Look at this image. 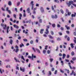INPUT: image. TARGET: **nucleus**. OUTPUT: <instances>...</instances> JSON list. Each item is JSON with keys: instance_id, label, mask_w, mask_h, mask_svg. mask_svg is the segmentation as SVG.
Instances as JSON below:
<instances>
[{"instance_id": "nucleus-1", "label": "nucleus", "mask_w": 76, "mask_h": 76, "mask_svg": "<svg viewBox=\"0 0 76 76\" xmlns=\"http://www.w3.org/2000/svg\"><path fill=\"white\" fill-rule=\"evenodd\" d=\"M73 1H69V3L67 2V4L68 7H70L71 4H72L75 7H76V4H73Z\"/></svg>"}, {"instance_id": "nucleus-2", "label": "nucleus", "mask_w": 76, "mask_h": 76, "mask_svg": "<svg viewBox=\"0 0 76 76\" xmlns=\"http://www.w3.org/2000/svg\"><path fill=\"white\" fill-rule=\"evenodd\" d=\"M47 28L46 29V32H45V34H48V33H49V31H48V29L50 28V26L48 25L46 26Z\"/></svg>"}, {"instance_id": "nucleus-3", "label": "nucleus", "mask_w": 76, "mask_h": 76, "mask_svg": "<svg viewBox=\"0 0 76 76\" xmlns=\"http://www.w3.org/2000/svg\"><path fill=\"white\" fill-rule=\"evenodd\" d=\"M30 4L31 5V10H33L34 9V1H31L30 3Z\"/></svg>"}, {"instance_id": "nucleus-4", "label": "nucleus", "mask_w": 76, "mask_h": 76, "mask_svg": "<svg viewBox=\"0 0 76 76\" xmlns=\"http://www.w3.org/2000/svg\"><path fill=\"white\" fill-rule=\"evenodd\" d=\"M1 26H2V27H3V26H4V27L3 28V29H5L6 28V24L4 25V24L3 23H1Z\"/></svg>"}, {"instance_id": "nucleus-5", "label": "nucleus", "mask_w": 76, "mask_h": 76, "mask_svg": "<svg viewBox=\"0 0 76 76\" xmlns=\"http://www.w3.org/2000/svg\"><path fill=\"white\" fill-rule=\"evenodd\" d=\"M51 18L53 19H57L58 18L57 15L56 14L55 15V16L54 15H51Z\"/></svg>"}, {"instance_id": "nucleus-6", "label": "nucleus", "mask_w": 76, "mask_h": 76, "mask_svg": "<svg viewBox=\"0 0 76 76\" xmlns=\"http://www.w3.org/2000/svg\"><path fill=\"white\" fill-rule=\"evenodd\" d=\"M74 14H72L71 15V17L72 18H73V17H75L76 16V12H74Z\"/></svg>"}, {"instance_id": "nucleus-7", "label": "nucleus", "mask_w": 76, "mask_h": 76, "mask_svg": "<svg viewBox=\"0 0 76 76\" xmlns=\"http://www.w3.org/2000/svg\"><path fill=\"white\" fill-rule=\"evenodd\" d=\"M44 29H41L40 31V34H43V32H44Z\"/></svg>"}, {"instance_id": "nucleus-8", "label": "nucleus", "mask_w": 76, "mask_h": 76, "mask_svg": "<svg viewBox=\"0 0 76 76\" xmlns=\"http://www.w3.org/2000/svg\"><path fill=\"white\" fill-rule=\"evenodd\" d=\"M6 10L8 12V13H9L10 14V13H11V12H10V10H9V8L8 7H7L6 8Z\"/></svg>"}, {"instance_id": "nucleus-9", "label": "nucleus", "mask_w": 76, "mask_h": 76, "mask_svg": "<svg viewBox=\"0 0 76 76\" xmlns=\"http://www.w3.org/2000/svg\"><path fill=\"white\" fill-rule=\"evenodd\" d=\"M13 26L14 28H17V29H18L19 28V26L16 25H14Z\"/></svg>"}, {"instance_id": "nucleus-10", "label": "nucleus", "mask_w": 76, "mask_h": 76, "mask_svg": "<svg viewBox=\"0 0 76 76\" xmlns=\"http://www.w3.org/2000/svg\"><path fill=\"white\" fill-rule=\"evenodd\" d=\"M28 13H30V8H28L27 10Z\"/></svg>"}, {"instance_id": "nucleus-11", "label": "nucleus", "mask_w": 76, "mask_h": 76, "mask_svg": "<svg viewBox=\"0 0 76 76\" xmlns=\"http://www.w3.org/2000/svg\"><path fill=\"white\" fill-rule=\"evenodd\" d=\"M10 43L11 45H12V44L13 43V40L10 39Z\"/></svg>"}, {"instance_id": "nucleus-12", "label": "nucleus", "mask_w": 76, "mask_h": 76, "mask_svg": "<svg viewBox=\"0 0 76 76\" xmlns=\"http://www.w3.org/2000/svg\"><path fill=\"white\" fill-rule=\"evenodd\" d=\"M35 49L36 51H37V53H40V50H39V49H37V48H36Z\"/></svg>"}, {"instance_id": "nucleus-13", "label": "nucleus", "mask_w": 76, "mask_h": 76, "mask_svg": "<svg viewBox=\"0 0 76 76\" xmlns=\"http://www.w3.org/2000/svg\"><path fill=\"white\" fill-rule=\"evenodd\" d=\"M41 12H44V9H43V7H41Z\"/></svg>"}, {"instance_id": "nucleus-14", "label": "nucleus", "mask_w": 76, "mask_h": 76, "mask_svg": "<svg viewBox=\"0 0 76 76\" xmlns=\"http://www.w3.org/2000/svg\"><path fill=\"white\" fill-rule=\"evenodd\" d=\"M19 19L20 20H21V18H22V14H20L19 15Z\"/></svg>"}, {"instance_id": "nucleus-15", "label": "nucleus", "mask_w": 76, "mask_h": 76, "mask_svg": "<svg viewBox=\"0 0 76 76\" xmlns=\"http://www.w3.org/2000/svg\"><path fill=\"white\" fill-rule=\"evenodd\" d=\"M23 47H24V45L22 44V43H21V45L20 44V48H22Z\"/></svg>"}, {"instance_id": "nucleus-16", "label": "nucleus", "mask_w": 76, "mask_h": 76, "mask_svg": "<svg viewBox=\"0 0 76 76\" xmlns=\"http://www.w3.org/2000/svg\"><path fill=\"white\" fill-rule=\"evenodd\" d=\"M8 4L9 6H11L12 5V2L10 1H9Z\"/></svg>"}, {"instance_id": "nucleus-17", "label": "nucleus", "mask_w": 76, "mask_h": 76, "mask_svg": "<svg viewBox=\"0 0 76 76\" xmlns=\"http://www.w3.org/2000/svg\"><path fill=\"white\" fill-rule=\"evenodd\" d=\"M31 22V20H27L26 21V23H30Z\"/></svg>"}, {"instance_id": "nucleus-18", "label": "nucleus", "mask_w": 76, "mask_h": 76, "mask_svg": "<svg viewBox=\"0 0 76 76\" xmlns=\"http://www.w3.org/2000/svg\"><path fill=\"white\" fill-rule=\"evenodd\" d=\"M19 51V49L18 48H16L15 49V53H18Z\"/></svg>"}, {"instance_id": "nucleus-19", "label": "nucleus", "mask_w": 76, "mask_h": 76, "mask_svg": "<svg viewBox=\"0 0 76 76\" xmlns=\"http://www.w3.org/2000/svg\"><path fill=\"white\" fill-rule=\"evenodd\" d=\"M65 27L67 29V30H69V29H70V27H67V26L65 25Z\"/></svg>"}, {"instance_id": "nucleus-20", "label": "nucleus", "mask_w": 76, "mask_h": 76, "mask_svg": "<svg viewBox=\"0 0 76 76\" xmlns=\"http://www.w3.org/2000/svg\"><path fill=\"white\" fill-rule=\"evenodd\" d=\"M54 2L57 3H59V1L58 0H54Z\"/></svg>"}, {"instance_id": "nucleus-21", "label": "nucleus", "mask_w": 76, "mask_h": 76, "mask_svg": "<svg viewBox=\"0 0 76 76\" xmlns=\"http://www.w3.org/2000/svg\"><path fill=\"white\" fill-rule=\"evenodd\" d=\"M71 47L72 48H74V46H73V43L71 44Z\"/></svg>"}, {"instance_id": "nucleus-22", "label": "nucleus", "mask_w": 76, "mask_h": 76, "mask_svg": "<svg viewBox=\"0 0 76 76\" xmlns=\"http://www.w3.org/2000/svg\"><path fill=\"white\" fill-rule=\"evenodd\" d=\"M60 12H61V13H62V14H63V13H64V12L63 11V10H62V9H61L60 10Z\"/></svg>"}, {"instance_id": "nucleus-23", "label": "nucleus", "mask_w": 76, "mask_h": 76, "mask_svg": "<svg viewBox=\"0 0 76 76\" xmlns=\"http://www.w3.org/2000/svg\"><path fill=\"white\" fill-rule=\"evenodd\" d=\"M65 57H66V55L64 53L63 54V58L64 59L65 58Z\"/></svg>"}, {"instance_id": "nucleus-24", "label": "nucleus", "mask_w": 76, "mask_h": 76, "mask_svg": "<svg viewBox=\"0 0 76 76\" xmlns=\"http://www.w3.org/2000/svg\"><path fill=\"white\" fill-rule=\"evenodd\" d=\"M52 26L53 28H55V27H56V24H55V23L53 24Z\"/></svg>"}, {"instance_id": "nucleus-25", "label": "nucleus", "mask_w": 76, "mask_h": 76, "mask_svg": "<svg viewBox=\"0 0 76 76\" xmlns=\"http://www.w3.org/2000/svg\"><path fill=\"white\" fill-rule=\"evenodd\" d=\"M14 60H15V61H16V62H19V61L17 60L16 59V57L14 58Z\"/></svg>"}, {"instance_id": "nucleus-26", "label": "nucleus", "mask_w": 76, "mask_h": 76, "mask_svg": "<svg viewBox=\"0 0 76 76\" xmlns=\"http://www.w3.org/2000/svg\"><path fill=\"white\" fill-rule=\"evenodd\" d=\"M39 23H41L42 22V19H40L39 20Z\"/></svg>"}, {"instance_id": "nucleus-27", "label": "nucleus", "mask_w": 76, "mask_h": 76, "mask_svg": "<svg viewBox=\"0 0 76 76\" xmlns=\"http://www.w3.org/2000/svg\"><path fill=\"white\" fill-rule=\"evenodd\" d=\"M23 41H24L25 42H28V40L26 39H23Z\"/></svg>"}, {"instance_id": "nucleus-28", "label": "nucleus", "mask_w": 76, "mask_h": 76, "mask_svg": "<svg viewBox=\"0 0 76 76\" xmlns=\"http://www.w3.org/2000/svg\"><path fill=\"white\" fill-rule=\"evenodd\" d=\"M48 37L50 39H53V37H52V36L50 35H49Z\"/></svg>"}, {"instance_id": "nucleus-29", "label": "nucleus", "mask_w": 76, "mask_h": 76, "mask_svg": "<svg viewBox=\"0 0 76 76\" xmlns=\"http://www.w3.org/2000/svg\"><path fill=\"white\" fill-rule=\"evenodd\" d=\"M50 33L52 35H54V32L53 31H50Z\"/></svg>"}, {"instance_id": "nucleus-30", "label": "nucleus", "mask_w": 76, "mask_h": 76, "mask_svg": "<svg viewBox=\"0 0 76 76\" xmlns=\"http://www.w3.org/2000/svg\"><path fill=\"white\" fill-rule=\"evenodd\" d=\"M30 43L31 44H32L34 43V41L32 40H31L30 41Z\"/></svg>"}, {"instance_id": "nucleus-31", "label": "nucleus", "mask_w": 76, "mask_h": 76, "mask_svg": "<svg viewBox=\"0 0 76 76\" xmlns=\"http://www.w3.org/2000/svg\"><path fill=\"white\" fill-rule=\"evenodd\" d=\"M72 60L73 61H75L76 60V57H73L72 58Z\"/></svg>"}, {"instance_id": "nucleus-32", "label": "nucleus", "mask_w": 76, "mask_h": 76, "mask_svg": "<svg viewBox=\"0 0 76 76\" xmlns=\"http://www.w3.org/2000/svg\"><path fill=\"white\" fill-rule=\"evenodd\" d=\"M67 15H68V16H70V15H71V12H68Z\"/></svg>"}, {"instance_id": "nucleus-33", "label": "nucleus", "mask_w": 76, "mask_h": 76, "mask_svg": "<svg viewBox=\"0 0 76 76\" xmlns=\"http://www.w3.org/2000/svg\"><path fill=\"white\" fill-rule=\"evenodd\" d=\"M71 55L72 56H74V55H75V53H74V52H72L71 53Z\"/></svg>"}, {"instance_id": "nucleus-34", "label": "nucleus", "mask_w": 76, "mask_h": 76, "mask_svg": "<svg viewBox=\"0 0 76 76\" xmlns=\"http://www.w3.org/2000/svg\"><path fill=\"white\" fill-rule=\"evenodd\" d=\"M56 40L57 41H60V40H61V39H60V38L59 37H58L56 39Z\"/></svg>"}, {"instance_id": "nucleus-35", "label": "nucleus", "mask_w": 76, "mask_h": 76, "mask_svg": "<svg viewBox=\"0 0 76 76\" xmlns=\"http://www.w3.org/2000/svg\"><path fill=\"white\" fill-rule=\"evenodd\" d=\"M43 53L44 54H45L46 53V50H44L43 51Z\"/></svg>"}, {"instance_id": "nucleus-36", "label": "nucleus", "mask_w": 76, "mask_h": 76, "mask_svg": "<svg viewBox=\"0 0 76 76\" xmlns=\"http://www.w3.org/2000/svg\"><path fill=\"white\" fill-rule=\"evenodd\" d=\"M21 59H23L24 61H25V58H24L23 57V56H21Z\"/></svg>"}, {"instance_id": "nucleus-37", "label": "nucleus", "mask_w": 76, "mask_h": 76, "mask_svg": "<svg viewBox=\"0 0 76 76\" xmlns=\"http://www.w3.org/2000/svg\"><path fill=\"white\" fill-rule=\"evenodd\" d=\"M74 73V71L73 70L72 71V72L70 74L71 76H72V75Z\"/></svg>"}, {"instance_id": "nucleus-38", "label": "nucleus", "mask_w": 76, "mask_h": 76, "mask_svg": "<svg viewBox=\"0 0 76 76\" xmlns=\"http://www.w3.org/2000/svg\"><path fill=\"white\" fill-rule=\"evenodd\" d=\"M65 70H66V71H67V73H70V71H69V70L65 69Z\"/></svg>"}, {"instance_id": "nucleus-39", "label": "nucleus", "mask_w": 76, "mask_h": 76, "mask_svg": "<svg viewBox=\"0 0 76 76\" xmlns=\"http://www.w3.org/2000/svg\"><path fill=\"white\" fill-rule=\"evenodd\" d=\"M53 58H50V62L51 63L53 61Z\"/></svg>"}, {"instance_id": "nucleus-40", "label": "nucleus", "mask_w": 76, "mask_h": 76, "mask_svg": "<svg viewBox=\"0 0 76 76\" xmlns=\"http://www.w3.org/2000/svg\"><path fill=\"white\" fill-rule=\"evenodd\" d=\"M33 58H34V54H32V56L31 57V60H34V59H33Z\"/></svg>"}, {"instance_id": "nucleus-41", "label": "nucleus", "mask_w": 76, "mask_h": 76, "mask_svg": "<svg viewBox=\"0 0 76 76\" xmlns=\"http://www.w3.org/2000/svg\"><path fill=\"white\" fill-rule=\"evenodd\" d=\"M20 2H18L17 3V6H19V4H20Z\"/></svg>"}, {"instance_id": "nucleus-42", "label": "nucleus", "mask_w": 76, "mask_h": 76, "mask_svg": "<svg viewBox=\"0 0 76 76\" xmlns=\"http://www.w3.org/2000/svg\"><path fill=\"white\" fill-rule=\"evenodd\" d=\"M45 50H47V47H48V46L46 45L45 46Z\"/></svg>"}, {"instance_id": "nucleus-43", "label": "nucleus", "mask_w": 76, "mask_h": 76, "mask_svg": "<svg viewBox=\"0 0 76 76\" xmlns=\"http://www.w3.org/2000/svg\"><path fill=\"white\" fill-rule=\"evenodd\" d=\"M61 31H64V28L62 27H61Z\"/></svg>"}, {"instance_id": "nucleus-44", "label": "nucleus", "mask_w": 76, "mask_h": 76, "mask_svg": "<svg viewBox=\"0 0 76 76\" xmlns=\"http://www.w3.org/2000/svg\"><path fill=\"white\" fill-rule=\"evenodd\" d=\"M51 71H49V75H51Z\"/></svg>"}, {"instance_id": "nucleus-45", "label": "nucleus", "mask_w": 76, "mask_h": 76, "mask_svg": "<svg viewBox=\"0 0 76 76\" xmlns=\"http://www.w3.org/2000/svg\"><path fill=\"white\" fill-rule=\"evenodd\" d=\"M13 16L14 18H15V19H16V15L15 14H14L13 15Z\"/></svg>"}, {"instance_id": "nucleus-46", "label": "nucleus", "mask_w": 76, "mask_h": 76, "mask_svg": "<svg viewBox=\"0 0 76 76\" xmlns=\"http://www.w3.org/2000/svg\"><path fill=\"white\" fill-rule=\"evenodd\" d=\"M70 62L71 63H72V64H74V61H72V60H71Z\"/></svg>"}, {"instance_id": "nucleus-47", "label": "nucleus", "mask_w": 76, "mask_h": 76, "mask_svg": "<svg viewBox=\"0 0 76 76\" xmlns=\"http://www.w3.org/2000/svg\"><path fill=\"white\" fill-rule=\"evenodd\" d=\"M56 12L58 14L59 13V10H56Z\"/></svg>"}, {"instance_id": "nucleus-48", "label": "nucleus", "mask_w": 76, "mask_h": 76, "mask_svg": "<svg viewBox=\"0 0 76 76\" xmlns=\"http://www.w3.org/2000/svg\"><path fill=\"white\" fill-rule=\"evenodd\" d=\"M67 40L69 41H70V37H68L67 38Z\"/></svg>"}, {"instance_id": "nucleus-49", "label": "nucleus", "mask_w": 76, "mask_h": 76, "mask_svg": "<svg viewBox=\"0 0 76 76\" xmlns=\"http://www.w3.org/2000/svg\"><path fill=\"white\" fill-rule=\"evenodd\" d=\"M47 53L48 54H50V50H48Z\"/></svg>"}, {"instance_id": "nucleus-50", "label": "nucleus", "mask_w": 76, "mask_h": 76, "mask_svg": "<svg viewBox=\"0 0 76 76\" xmlns=\"http://www.w3.org/2000/svg\"><path fill=\"white\" fill-rule=\"evenodd\" d=\"M66 32L67 34H69L70 33L69 32V31L68 30H67L66 31Z\"/></svg>"}, {"instance_id": "nucleus-51", "label": "nucleus", "mask_w": 76, "mask_h": 76, "mask_svg": "<svg viewBox=\"0 0 76 76\" xmlns=\"http://www.w3.org/2000/svg\"><path fill=\"white\" fill-rule=\"evenodd\" d=\"M57 70H56L54 72V75H56L57 73Z\"/></svg>"}, {"instance_id": "nucleus-52", "label": "nucleus", "mask_w": 76, "mask_h": 76, "mask_svg": "<svg viewBox=\"0 0 76 76\" xmlns=\"http://www.w3.org/2000/svg\"><path fill=\"white\" fill-rule=\"evenodd\" d=\"M52 9L53 10H54V7L53 6H52Z\"/></svg>"}, {"instance_id": "nucleus-53", "label": "nucleus", "mask_w": 76, "mask_h": 76, "mask_svg": "<svg viewBox=\"0 0 76 76\" xmlns=\"http://www.w3.org/2000/svg\"><path fill=\"white\" fill-rule=\"evenodd\" d=\"M58 34L59 35H62V33H60V32H59Z\"/></svg>"}, {"instance_id": "nucleus-54", "label": "nucleus", "mask_w": 76, "mask_h": 76, "mask_svg": "<svg viewBox=\"0 0 76 76\" xmlns=\"http://www.w3.org/2000/svg\"><path fill=\"white\" fill-rule=\"evenodd\" d=\"M32 50H34V52H36V51L35 50V48H32Z\"/></svg>"}, {"instance_id": "nucleus-55", "label": "nucleus", "mask_w": 76, "mask_h": 76, "mask_svg": "<svg viewBox=\"0 0 76 76\" xmlns=\"http://www.w3.org/2000/svg\"><path fill=\"white\" fill-rule=\"evenodd\" d=\"M51 70L52 71H54V68H52Z\"/></svg>"}, {"instance_id": "nucleus-56", "label": "nucleus", "mask_w": 76, "mask_h": 76, "mask_svg": "<svg viewBox=\"0 0 76 76\" xmlns=\"http://www.w3.org/2000/svg\"><path fill=\"white\" fill-rule=\"evenodd\" d=\"M65 61H66V62H69V60L68 59H65Z\"/></svg>"}, {"instance_id": "nucleus-57", "label": "nucleus", "mask_w": 76, "mask_h": 76, "mask_svg": "<svg viewBox=\"0 0 76 76\" xmlns=\"http://www.w3.org/2000/svg\"><path fill=\"white\" fill-rule=\"evenodd\" d=\"M45 72V70H43L42 71V73H43L44 74V75H45V73H44Z\"/></svg>"}, {"instance_id": "nucleus-58", "label": "nucleus", "mask_w": 76, "mask_h": 76, "mask_svg": "<svg viewBox=\"0 0 76 76\" xmlns=\"http://www.w3.org/2000/svg\"><path fill=\"white\" fill-rule=\"evenodd\" d=\"M60 25L59 24L57 25V27H58V28H60Z\"/></svg>"}, {"instance_id": "nucleus-59", "label": "nucleus", "mask_w": 76, "mask_h": 76, "mask_svg": "<svg viewBox=\"0 0 76 76\" xmlns=\"http://www.w3.org/2000/svg\"><path fill=\"white\" fill-rule=\"evenodd\" d=\"M60 70L61 72V73H64V71L61 70V69Z\"/></svg>"}, {"instance_id": "nucleus-60", "label": "nucleus", "mask_w": 76, "mask_h": 76, "mask_svg": "<svg viewBox=\"0 0 76 76\" xmlns=\"http://www.w3.org/2000/svg\"><path fill=\"white\" fill-rule=\"evenodd\" d=\"M36 6L37 7H39V4H36Z\"/></svg>"}, {"instance_id": "nucleus-61", "label": "nucleus", "mask_w": 76, "mask_h": 76, "mask_svg": "<svg viewBox=\"0 0 76 76\" xmlns=\"http://www.w3.org/2000/svg\"><path fill=\"white\" fill-rule=\"evenodd\" d=\"M69 57H70V56H69V55H67V58H69Z\"/></svg>"}, {"instance_id": "nucleus-62", "label": "nucleus", "mask_w": 76, "mask_h": 76, "mask_svg": "<svg viewBox=\"0 0 76 76\" xmlns=\"http://www.w3.org/2000/svg\"><path fill=\"white\" fill-rule=\"evenodd\" d=\"M59 56H62V54L61 53H60L59 54Z\"/></svg>"}, {"instance_id": "nucleus-63", "label": "nucleus", "mask_w": 76, "mask_h": 76, "mask_svg": "<svg viewBox=\"0 0 76 76\" xmlns=\"http://www.w3.org/2000/svg\"><path fill=\"white\" fill-rule=\"evenodd\" d=\"M71 26L72 27V28H73V27H74V26H75V25H74V24H72L71 25Z\"/></svg>"}, {"instance_id": "nucleus-64", "label": "nucleus", "mask_w": 76, "mask_h": 76, "mask_svg": "<svg viewBox=\"0 0 76 76\" xmlns=\"http://www.w3.org/2000/svg\"><path fill=\"white\" fill-rule=\"evenodd\" d=\"M73 34L75 36H76V33L75 32H74Z\"/></svg>"}]
</instances>
